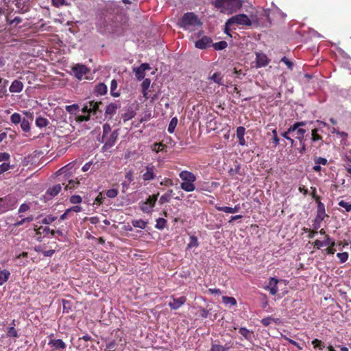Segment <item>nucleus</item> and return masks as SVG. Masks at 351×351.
Listing matches in <instances>:
<instances>
[{
  "instance_id": "obj_30",
  "label": "nucleus",
  "mask_w": 351,
  "mask_h": 351,
  "mask_svg": "<svg viewBox=\"0 0 351 351\" xmlns=\"http://www.w3.org/2000/svg\"><path fill=\"white\" fill-rule=\"evenodd\" d=\"M173 190H169L166 193L163 194L159 199V204H163L165 203L169 202L171 199L172 195Z\"/></svg>"
},
{
  "instance_id": "obj_16",
  "label": "nucleus",
  "mask_w": 351,
  "mask_h": 351,
  "mask_svg": "<svg viewBox=\"0 0 351 351\" xmlns=\"http://www.w3.org/2000/svg\"><path fill=\"white\" fill-rule=\"evenodd\" d=\"M171 298L173 299V302L169 303V306L173 310L178 309L186 301V298L184 296H181L180 298L171 296Z\"/></svg>"
},
{
  "instance_id": "obj_23",
  "label": "nucleus",
  "mask_w": 351,
  "mask_h": 351,
  "mask_svg": "<svg viewBox=\"0 0 351 351\" xmlns=\"http://www.w3.org/2000/svg\"><path fill=\"white\" fill-rule=\"evenodd\" d=\"M230 348L231 346H228V344L222 346L215 342L212 343L210 351H228Z\"/></svg>"
},
{
  "instance_id": "obj_5",
  "label": "nucleus",
  "mask_w": 351,
  "mask_h": 351,
  "mask_svg": "<svg viewBox=\"0 0 351 351\" xmlns=\"http://www.w3.org/2000/svg\"><path fill=\"white\" fill-rule=\"evenodd\" d=\"M72 71L75 75V77L82 80L83 79H88L86 76L90 72V69L84 64H77L72 67Z\"/></svg>"
},
{
  "instance_id": "obj_63",
  "label": "nucleus",
  "mask_w": 351,
  "mask_h": 351,
  "mask_svg": "<svg viewBox=\"0 0 351 351\" xmlns=\"http://www.w3.org/2000/svg\"><path fill=\"white\" fill-rule=\"evenodd\" d=\"M90 114L80 115V116H77L75 118V120L78 123H82L83 121H89L90 120Z\"/></svg>"
},
{
  "instance_id": "obj_38",
  "label": "nucleus",
  "mask_w": 351,
  "mask_h": 351,
  "mask_svg": "<svg viewBox=\"0 0 351 351\" xmlns=\"http://www.w3.org/2000/svg\"><path fill=\"white\" fill-rule=\"evenodd\" d=\"M210 79L219 85H223V77L221 76L219 73H213V75L210 77Z\"/></svg>"
},
{
  "instance_id": "obj_26",
  "label": "nucleus",
  "mask_w": 351,
  "mask_h": 351,
  "mask_svg": "<svg viewBox=\"0 0 351 351\" xmlns=\"http://www.w3.org/2000/svg\"><path fill=\"white\" fill-rule=\"evenodd\" d=\"M272 322H274L275 324H278L280 323V319H278V318H274L271 317H267L263 318L261 320V323L264 326H268Z\"/></svg>"
},
{
  "instance_id": "obj_56",
  "label": "nucleus",
  "mask_w": 351,
  "mask_h": 351,
  "mask_svg": "<svg viewBox=\"0 0 351 351\" xmlns=\"http://www.w3.org/2000/svg\"><path fill=\"white\" fill-rule=\"evenodd\" d=\"M10 160V155L7 152L0 153V162H9Z\"/></svg>"
},
{
  "instance_id": "obj_31",
  "label": "nucleus",
  "mask_w": 351,
  "mask_h": 351,
  "mask_svg": "<svg viewBox=\"0 0 351 351\" xmlns=\"http://www.w3.org/2000/svg\"><path fill=\"white\" fill-rule=\"evenodd\" d=\"M95 92L97 95H104L107 93V86L104 83L98 84L95 87Z\"/></svg>"
},
{
  "instance_id": "obj_19",
  "label": "nucleus",
  "mask_w": 351,
  "mask_h": 351,
  "mask_svg": "<svg viewBox=\"0 0 351 351\" xmlns=\"http://www.w3.org/2000/svg\"><path fill=\"white\" fill-rule=\"evenodd\" d=\"M245 134V128L244 127L239 126L237 128V138L239 139V144L241 146H245L246 145V141L244 138Z\"/></svg>"
},
{
  "instance_id": "obj_59",
  "label": "nucleus",
  "mask_w": 351,
  "mask_h": 351,
  "mask_svg": "<svg viewBox=\"0 0 351 351\" xmlns=\"http://www.w3.org/2000/svg\"><path fill=\"white\" fill-rule=\"evenodd\" d=\"M215 208L219 211H223L226 213H232V207L215 206Z\"/></svg>"
},
{
  "instance_id": "obj_64",
  "label": "nucleus",
  "mask_w": 351,
  "mask_h": 351,
  "mask_svg": "<svg viewBox=\"0 0 351 351\" xmlns=\"http://www.w3.org/2000/svg\"><path fill=\"white\" fill-rule=\"evenodd\" d=\"M117 343L115 341H112L106 344V349L108 351H115Z\"/></svg>"
},
{
  "instance_id": "obj_32",
  "label": "nucleus",
  "mask_w": 351,
  "mask_h": 351,
  "mask_svg": "<svg viewBox=\"0 0 351 351\" xmlns=\"http://www.w3.org/2000/svg\"><path fill=\"white\" fill-rule=\"evenodd\" d=\"M49 121L42 117H38L36 119V125L38 128H44L46 127L49 124Z\"/></svg>"
},
{
  "instance_id": "obj_15",
  "label": "nucleus",
  "mask_w": 351,
  "mask_h": 351,
  "mask_svg": "<svg viewBox=\"0 0 351 351\" xmlns=\"http://www.w3.org/2000/svg\"><path fill=\"white\" fill-rule=\"evenodd\" d=\"M27 118H23L21 121V128L23 131L27 132L30 130V121H33L34 116L32 113L25 112Z\"/></svg>"
},
{
  "instance_id": "obj_58",
  "label": "nucleus",
  "mask_w": 351,
  "mask_h": 351,
  "mask_svg": "<svg viewBox=\"0 0 351 351\" xmlns=\"http://www.w3.org/2000/svg\"><path fill=\"white\" fill-rule=\"evenodd\" d=\"M82 202V198L80 195H72L70 197V202L71 204H80Z\"/></svg>"
},
{
  "instance_id": "obj_43",
  "label": "nucleus",
  "mask_w": 351,
  "mask_h": 351,
  "mask_svg": "<svg viewBox=\"0 0 351 351\" xmlns=\"http://www.w3.org/2000/svg\"><path fill=\"white\" fill-rule=\"evenodd\" d=\"M312 344L314 348H318L319 350H323L325 347L324 343L318 339H315L312 341Z\"/></svg>"
},
{
  "instance_id": "obj_42",
  "label": "nucleus",
  "mask_w": 351,
  "mask_h": 351,
  "mask_svg": "<svg viewBox=\"0 0 351 351\" xmlns=\"http://www.w3.org/2000/svg\"><path fill=\"white\" fill-rule=\"evenodd\" d=\"M212 46L215 50H222L228 47V43L226 41H219L212 44Z\"/></svg>"
},
{
  "instance_id": "obj_22",
  "label": "nucleus",
  "mask_w": 351,
  "mask_h": 351,
  "mask_svg": "<svg viewBox=\"0 0 351 351\" xmlns=\"http://www.w3.org/2000/svg\"><path fill=\"white\" fill-rule=\"evenodd\" d=\"M49 345L54 347L55 349H65L66 343L62 339H51Z\"/></svg>"
},
{
  "instance_id": "obj_29",
  "label": "nucleus",
  "mask_w": 351,
  "mask_h": 351,
  "mask_svg": "<svg viewBox=\"0 0 351 351\" xmlns=\"http://www.w3.org/2000/svg\"><path fill=\"white\" fill-rule=\"evenodd\" d=\"M295 132H296L295 138H297L300 141V143L304 142V134L306 132V130L300 127Z\"/></svg>"
},
{
  "instance_id": "obj_52",
  "label": "nucleus",
  "mask_w": 351,
  "mask_h": 351,
  "mask_svg": "<svg viewBox=\"0 0 351 351\" xmlns=\"http://www.w3.org/2000/svg\"><path fill=\"white\" fill-rule=\"evenodd\" d=\"M13 166L10 164V162H3L0 165V175L3 173L4 172L12 169Z\"/></svg>"
},
{
  "instance_id": "obj_9",
  "label": "nucleus",
  "mask_w": 351,
  "mask_h": 351,
  "mask_svg": "<svg viewBox=\"0 0 351 351\" xmlns=\"http://www.w3.org/2000/svg\"><path fill=\"white\" fill-rule=\"evenodd\" d=\"M305 125H306V123H305L304 121L296 122V123H295L293 125H291V126L288 128L287 131H286V132H283V133L282 134V136L285 138H286V139H287L288 141H290V143H291V145H293V143H294V141H293V139H292V138L289 136V134H291V133H292V132H295V131L298 128H300V127H302V126H304Z\"/></svg>"
},
{
  "instance_id": "obj_12",
  "label": "nucleus",
  "mask_w": 351,
  "mask_h": 351,
  "mask_svg": "<svg viewBox=\"0 0 351 351\" xmlns=\"http://www.w3.org/2000/svg\"><path fill=\"white\" fill-rule=\"evenodd\" d=\"M213 43V40L210 37L204 36L202 38L195 43V47L199 49H205L210 47Z\"/></svg>"
},
{
  "instance_id": "obj_20",
  "label": "nucleus",
  "mask_w": 351,
  "mask_h": 351,
  "mask_svg": "<svg viewBox=\"0 0 351 351\" xmlns=\"http://www.w3.org/2000/svg\"><path fill=\"white\" fill-rule=\"evenodd\" d=\"M23 89V84L19 80H14L9 88L11 93H20Z\"/></svg>"
},
{
  "instance_id": "obj_6",
  "label": "nucleus",
  "mask_w": 351,
  "mask_h": 351,
  "mask_svg": "<svg viewBox=\"0 0 351 351\" xmlns=\"http://www.w3.org/2000/svg\"><path fill=\"white\" fill-rule=\"evenodd\" d=\"M234 24L250 25L251 21L247 15L238 14L231 17L227 21V25Z\"/></svg>"
},
{
  "instance_id": "obj_10",
  "label": "nucleus",
  "mask_w": 351,
  "mask_h": 351,
  "mask_svg": "<svg viewBox=\"0 0 351 351\" xmlns=\"http://www.w3.org/2000/svg\"><path fill=\"white\" fill-rule=\"evenodd\" d=\"M279 280L274 277H270L267 285L265 287V289L269 291L270 294L275 295L278 291V284Z\"/></svg>"
},
{
  "instance_id": "obj_21",
  "label": "nucleus",
  "mask_w": 351,
  "mask_h": 351,
  "mask_svg": "<svg viewBox=\"0 0 351 351\" xmlns=\"http://www.w3.org/2000/svg\"><path fill=\"white\" fill-rule=\"evenodd\" d=\"M101 104H102L101 101H90L89 102V106L90 108L91 114L97 117L98 112L101 113V110H99V106Z\"/></svg>"
},
{
  "instance_id": "obj_27",
  "label": "nucleus",
  "mask_w": 351,
  "mask_h": 351,
  "mask_svg": "<svg viewBox=\"0 0 351 351\" xmlns=\"http://www.w3.org/2000/svg\"><path fill=\"white\" fill-rule=\"evenodd\" d=\"M119 107V106L114 103L110 104L106 108V114H109L110 116L114 115L116 113V111Z\"/></svg>"
},
{
  "instance_id": "obj_37",
  "label": "nucleus",
  "mask_w": 351,
  "mask_h": 351,
  "mask_svg": "<svg viewBox=\"0 0 351 351\" xmlns=\"http://www.w3.org/2000/svg\"><path fill=\"white\" fill-rule=\"evenodd\" d=\"M74 164L73 162H70L68 165H65L64 167H62L57 171V174L58 176L64 174L65 177H69L70 173L68 171V166H73Z\"/></svg>"
},
{
  "instance_id": "obj_3",
  "label": "nucleus",
  "mask_w": 351,
  "mask_h": 351,
  "mask_svg": "<svg viewBox=\"0 0 351 351\" xmlns=\"http://www.w3.org/2000/svg\"><path fill=\"white\" fill-rule=\"evenodd\" d=\"M17 204L15 197L7 195L0 198V213H4L8 210H13Z\"/></svg>"
},
{
  "instance_id": "obj_47",
  "label": "nucleus",
  "mask_w": 351,
  "mask_h": 351,
  "mask_svg": "<svg viewBox=\"0 0 351 351\" xmlns=\"http://www.w3.org/2000/svg\"><path fill=\"white\" fill-rule=\"evenodd\" d=\"M111 127L108 123H104L103 125V135L102 139H105L108 135L111 133Z\"/></svg>"
},
{
  "instance_id": "obj_48",
  "label": "nucleus",
  "mask_w": 351,
  "mask_h": 351,
  "mask_svg": "<svg viewBox=\"0 0 351 351\" xmlns=\"http://www.w3.org/2000/svg\"><path fill=\"white\" fill-rule=\"evenodd\" d=\"M177 123H178V119L176 117H173V119H171L169 124V126H168V132L169 133H173L175 130V128L177 125Z\"/></svg>"
},
{
  "instance_id": "obj_35",
  "label": "nucleus",
  "mask_w": 351,
  "mask_h": 351,
  "mask_svg": "<svg viewBox=\"0 0 351 351\" xmlns=\"http://www.w3.org/2000/svg\"><path fill=\"white\" fill-rule=\"evenodd\" d=\"M132 224L135 228L145 229L147 226V222L143 219H136V220H132Z\"/></svg>"
},
{
  "instance_id": "obj_53",
  "label": "nucleus",
  "mask_w": 351,
  "mask_h": 351,
  "mask_svg": "<svg viewBox=\"0 0 351 351\" xmlns=\"http://www.w3.org/2000/svg\"><path fill=\"white\" fill-rule=\"evenodd\" d=\"M57 217L51 215L46 216L42 219V223L43 224H51L56 220Z\"/></svg>"
},
{
  "instance_id": "obj_55",
  "label": "nucleus",
  "mask_w": 351,
  "mask_h": 351,
  "mask_svg": "<svg viewBox=\"0 0 351 351\" xmlns=\"http://www.w3.org/2000/svg\"><path fill=\"white\" fill-rule=\"evenodd\" d=\"M348 252H341V253H337V256L339 258V262L340 263H345L348 258Z\"/></svg>"
},
{
  "instance_id": "obj_7",
  "label": "nucleus",
  "mask_w": 351,
  "mask_h": 351,
  "mask_svg": "<svg viewBox=\"0 0 351 351\" xmlns=\"http://www.w3.org/2000/svg\"><path fill=\"white\" fill-rule=\"evenodd\" d=\"M142 179L144 181H151L156 178V168L153 165H147L145 168L141 171Z\"/></svg>"
},
{
  "instance_id": "obj_61",
  "label": "nucleus",
  "mask_w": 351,
  "mask_h": 351,
  "mask_svg": "<svg viewBox=\"0 0 351 351\" xmlns=\"http://www.w3.org/2000/svg\"><path fill=\"white\" fill-rule=\"evenodd\" d=\"M51 4L56 8H60L66 4L65 0H51Z\"/></svg>"
},
{
  "instance_id": "obj_13",
  "label": "nucleus",
  "mask_w": 351,
  "mask_h": 351,
  "mask_svg": "<svg viewBox=\"0 0 351 351\" xmlns=\"http://www.w3.org/2000/svg\"><path fill=\"white\" fill-rule=\"evenodd\" d=\"M269 63L267 56L263 53H256V67L261 68L267 66Z\"/></svg>"
},
{
  "instance_id": "obj_17",
  "label": "nucleus",
  "mask_w": 351,
  "mask_h": 351,
  "mask_svg": "<svg viewBox=\"0 0 351 351\" xmlns=\"http://www.w3.org/2000/svg\"><path fill=\"white\" fill-rule=\"evenodd\" d=\"M316 203L317 204V209L315 217L317 221H323L325 217H328V215L326 213L325 205L321 201Z\"/></svg>"
},
{
  "instance_id": "obj_36",
  "label": "nucleus",
  "mask_w": 351,
  "mask_h": 351,
  "mask_svg": "<svg viewBox=\"0 0 351 351\" xmlns=\"http://www.w3.org/2000/svg\"><path fill=\"white\" fill-rule=\"evenodd\" d=\"M117 88V82L115 80H112L110 83V93L111 95L114 97H119L120 95L119 92H116Z\"/></svg>"
},
{
  "instance_id": "obj_4",
  "label": "nucleus",
  "mask_w": 351,
  "mask_h": 351,
  "mask_svg": "<svg viewBox=\"0 0 351 351\" xmlns=\"http://www.w3.org/2000/svg\"><path fill=\"white\" fill-rule=\"evenodd\" d=\"M159 193L156 194L149 195L145 201H142L139 203L141 210L143 213H151L153 210V208L156 205V202L158 199Z\"/></svg>"
},
{
  "instance_id": "obj_14",
  "label": "nucleus",
  "mask_w": 351,
  "mask_h": 351,
  "mask_svg": "<svg viewBox=\"0 0 351 351\" xmlns=\"http://www.w3.org/2000/svg\"><path fill=\"white\" fill-rule=\"evenodd\" d=\"M49 234H51V236H54L56 232L54 230H51L47 226H40L37 229H36V234L38 236L37 240L41 241V235L47 236Z\"/></svg>"
},
{
  "instance_id": "obj_46",
  "label": "nucleus",
  "mask_w": 351,
  "mask_h": 351,
  "mask_svg": "<svg viewBox=\"0 0 351 351\" xmlns=\"http://www.w3.org/2000/svg\"><path fill=\"white\" fill-rule=\"evenodd\" d=\"M21 119H22V118H21V114L17 112H14L10 117L11 122L15 125L20 123L21 121Z\"/></svg>"
},
{
  "instance_id": "obj_62",
  "label": "nucleus",
  "mask_w": 351,
  "mask_h": 351,
  "mask_svg": "<svg viewBox=\"0 0 351 351\" xmlns=\"http://www.w3.org/2000/svg\"><path fill=\"white\" fill-rule=\"evenodd\" d=\"M314 162L316 165H326L328 162L327 159L325 158H322V157H316L314 159Z\"/></svg>"
},
{
  "instance_id": "obj_49",
  "label": "nucleus",
  "mask_w": 351,
  "mask_h": 351,
  "mask_svg": "<svg viewBox=\"0 0 351 351\" xmlns=\"http://www.w3.org/2000/svg\"><path fill=\"white\" fill-rule=\"evenodd\" d=\"M239 332L246 339H250L251 337V332L246 328L241 327L239 328Z\"/></svg>"
},
{
  "instance_id": "obj_45",
  "label": "nucleus",
  "mask_w": 351,
  "mask_h": 351,
  "mask_svg": "<svg viewBox=\"0 0 351 351\" xmlns=\"http://www.w3.org/2000/svg\"><path fill=\"white\" fill-rule=\"evenodd\" d=\"M222 301L226 304H230L232 306H236L237 305V300L233 297L223 296L222 297Z\"/></svg>"
},
{
  "instance_id": "obj_28",
  "label": "nucleus",
  "mask_w": 351,
  "mask_h": 351,
  "mask_svg": "<svg viewBox=\"0 0 351 351\" xmlns=\"http://www.w3.org/2000/svg\"><path fill=\"white\" fill-rule=\"evenodd\" d=\"M182 190L186 192H192L195 190V187L193 182H182L180 184Z\"/></svg>"
},
{
  "instance_id": "obj_33",
  "label": "nucleus",
  "mask_w": 351,
  "mask_h": 351,
  "mask_svg": "<svg viewBox=\"0 0 351 351\" xmlns=\"http://www.w3.org/2000/svg\"><path fill=\"white\" fill-rule=\"evenodd\" d=\"M33 220H34V217H33V215H31L27 217L22 218L21 220L15 222L13 224V226L19 227L20 226H22L23 224H24L26 222H27V223L32 222Z\"/></svg>"
},
{
  "instance_id": "obj_60",
  "label": "nucleus",
  "mask_w": 351,
  "mask_h": 351,
  "mask_svg": "<svg viewBox=\"0 0 351 351\" xmlns=\"http://www.w3.org/2000/svg\"><path fill=\"white\" fill-rule=\"evenodd\" d=\"M151 81L148 78H145L143 80L141 86H142V92H145L147 90L150 86Z\"/></svg>"
},
{
  "instance_id": "obj_1",
  "label": "nucleus",
  "mask_w": 351,
  "mask_h": 351,
  "mask_svg": "<svg viewBox=\"0 0 351 351\" xmlns=\"http://www.w3.org/2000/svg\"><path fill=\"white\" fill-rule=\"evenodd\" d=\"M202 24L200 20L193 12L185 13L178 23L180 27L190 32L194 31Z\"/></svg>"
},
{
  "instance_id": "obj_51",
  "label": "nucleus",
  "mask_w": 351,
  "mask_h": 351,
  "mask_svg": "<svg viewBox=\"0 0 351 351\" xmlns=\"http://www.w3.org/2000/svg\"><path fill=\"white\" fill-rule=\"evenodd\" d=\"M119 194V191L117 189H110L106 191V195L109 198H114Z\"/></svg>"
},
{
  "instance_id": "obj_18",
  "label": "nucleus",
  "mask_w": 351,
  "mask_h": 351,
  "mask_svg": "<svg viewBox=\"0 0 351 351\" xmlns=\"http://www.w3.org/2000/svg\"><path fill=\"white\" fill-rule=\"evenodd\" d=\"M183 182H194L196 180L195 176L189 171H182L179 174Z\"/></svg>"
},
{
  "instance_id": "obj_8",
  "label": "nucleus",
  "mask_w": 351,
  "mask_h": 351,
  "mask_svg": "<svg viewBox=\"0 0 351 351\" xmlns=\"http://www.w3.org/2000/svg\"><path fill=\"white\" fill-rule=\"evenodd\" d=\"M119 136V130H115L112 131L105 139H102V142L104 143V147L110 148L112 147L116 143Z\"/></svg>"
},
{
  "instance_id": "obj_57",
  "label": "nucleus",
  "mask_w": 351,
  "mask_h": 351,
  "mask_svg": "<svg viewBox=\"0 0 351 351\" xmlns=\"http://www.w3.org/2000/svg\"><path fill=\"white\" fill-rule=\"evenodd\" d=\"M338 205L343 208H345V210L347 211V212H350L351 210V204L348 203V202H346L343 200H341L338 203Z\"/></svg>"
},
{
  "instance_id": "obj_34",
  "label": "nucleus",
  "mask_w": 351,
  "mask_h": 351,
  "mask_svg": "<svg viewBox=\"0 0 351 351\" xmlns=\"http://www.w3.org/2000/svg\"><path fill=\"white\" fill-rule=\"evenodd\" d=\"M319 130L318 128H315L311 131V141L313 142H316L318 141H322V136L319 134Z\"/></svg>"
},
{
  "instance_id": "obj_40",
  "label": "nucleus",
  "mask_w": 351,
  "mask_h": 351,
  "mask_svg": "<svg viewBox=\"0 0 351 351\" xmlns=\"http://www.w3.org/2000/svg\"><path fill=\"white\" fill-rule=\"evenodd\" d=\"M167 220L164 218H158L156 219L155 228L158 230H163L167 226Z\"/></svg>"
},
{
  "instance_id": "obj_41",
  "label": "nucleus",
  "mask_w": 351,
  "mask_h": 351,
  "mask_svg": "<svg viewBox=\"0 0 351 351\" xmlns=\"http://www.w3.org/2000/svg\"><path fill=\"white\" fill-rule=\"evenodd\" d=\"M199 245V242L197 237L193 235L189 238V242L187 244V248H192L193 247H197Z\"/></svg>"
},
{
  "instance_id": "obj_39",
  "label": "nucleus",
  "mask_w": 351,
  "mask_h": 351,
  "mask_svg": "<svg viewBox=\"0 0 351 351\" xmlns=\"http://www.w3.org/2000/svg\"><path fill=\"white\" fill-rule=\"evenodd\" d=\"M80 182L78 180H69L67 184H65L63 183V185H65V189L66 190H71L77 187V185H79Z\"/></svg>"
},
{
  "instance_id": "obj_50",
  "label": "nucleus",
  "mask_w": 351,
  "mask_h": 351,
  "mask_svg": "<svg viewBox=\"0 0 351 351\" xmlns=\"http://www.w3.org/2000/svg\"><path fill=\"white\" fill-rule=\"evenodd\" d=\"M166 146L162 143H155L152 146V150L158 153L162 152Z\"/></svg>"
},
{
  "instance_id": "obj_44",
  "label": "nucleus",
  "mask_w": 351,
  "mask_h": 351,
  "mask_svg": "<svg viewBox=\"0 0 351 351\" xmlns=\"http://www.w3.org/2000/svg\"><path fill=\"white\" fill-rule=\"evenodd\" d=\"M7 336L8 337L18 338L19 337L17 330L14 326L8 328Z\"/></svg>"
},
{
  "instance_id": "obj_2",
  "label": "nucleus",
  "mask_w": 351,
  "mask_h": 351,
  "mask_svg": "<svg viewBox=\"0 0 351 351\" xmlns=\"http://www.w3.org/2000/svg\"><path fill=\"white\" fill-rule=\"evenodd\" d=\"M215 6L222 12L232 13L241 6L239 0H215Z\"/></svg>"
},
{
  "instance_id": "obj_54",
  "label": "nucleus",
  "mask_w": 351,
  "mask_h": 351,
  "mask_svg": "<svg viewBox=\"0 0 351 351\" xmlns=\"http://www.w3.org/2000/svg\"><path fill=\"white\" fill-rule=\"evenodd\" d=\"M272 142L274 143V147H276L280 143L276 129L272 130Z\"/></svg>"
},
{
  "instance_id": "obj_11",
  "label": "nucleus",
  "mask_w": 351,
  "mask_h": 351,
  "mask_svg": "<svg viewBox=\"0 0 351 351\" xmlns=\"http://www.w3.org/2000/svg\"><path fill=\"white\" fill-rule=\"evenodd\" d=\"M149 69L150 66L148 63H143L140 65V66L134 68V72L135 73L136 79L138 80H143L145 75V71Z\"/></svg>"
},
{
  "instance_id": "obj_25",
  "label": "nucleus",
  "mask_w": 351,
  "mask_h": 351,
  "mask_svg": "<svg viewBox=\"0 0 351 351\" xmlns=\"http://www.w3.org/2000/svg\"><path fill=\"white\" fill-rule=\"evenodd\" d=\"M10 276V272L7 269L0 270V286L5 284Z\"/></svg>"
},
{
  "instance_id": "obj_24",
  "label": "nucleus",
  "mask_w": 351,
  "mask_h": 351,
  "mask_svg": "<svg viewBox=\"0 0 351 351\" xmlns=\"http://www.w3.org/2000/svg\"><path fill=\"white\" fill-rule=\"evenodd\" d=\"M61 189V185L60 184H58L53 186V187L49 188L47 191V194L51 197H54L60 192Z\"/></svg>"
}]
</instances>
